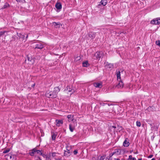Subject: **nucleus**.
<instances>
[{
  "mask_svg": "<svg viewBox=\"0 0 160 160\" xmlns=\"http://www.w3.org/2000/svg\"><path fill=\"white\" fill-rule=\"evenodd\" d=\"M60 89L58 87L54 88L53 91H47L46 93V96L49 98H55L57 96V94L59 92Z\"/></svg>",
  "mask_w": 160,
  "mask_h": 160,
  "instance_id": "nucleus-1",
  "label": "nucleus"
},
{
  "mask_svg": "<svg viewBox=\"0 0 160 160\" xmlns=\"http://www.w3.org/2000/svg\"><path fill=\"white\" fill-rule=\"evenodd\" d=\"M103 52L102 51H98L95 53L94 57L95 59L99 60L100 58L102 57Z\"/></svg>",
  "mask_w": 160,
  "mask_h": 160,
  "instance_id": "nucleus-2",
  "label": "nucleus"
},
{
  "mask_svg": "<svg viewBox=\"0 0 160 160\" xmlns=\"http://www.w3.org/2000/svg\"><path fill=\"white\" fill-rule=\"evenodd\" d=\"M65 91L68 94L71 95L75 92V91L73 88H70L69 86H67L65 90Z\"/></svg>",
  "mask_w": 160,
  "mask_h": 160,
  "instance_id": "nucleus-3",
  "label": "nucleus"
},
{
  "mask_svg": "<svg viewBox=\"0 0 160 160\" xmlns=\"http://www.w3.org/2000/svg\"><path fill=\"white\" fill-rule=\"evenodd\" d=\"M125 153V151L122 149H117L115 150L113 152V154L116 155H119L121 154H123Z\"/></svg>",
  "mask_w": 160,
  "mask_h": 160,
  "instance_id": "nucleus-4",
  "label": "nucleus"
},
{
  "mask_svg": "<svg viewBox=\"0 0 160 160\" xmlns=\"http://www.w3.org/2000/svg\"><path fill=\"white\" fill-rule=\"evenodd\" d=\"M27 62H28V63L29 64H33L34 62V60L32 58H29L28 57H27V60H25V62L26 63H27Z\"/></svg>",
  "mask_w": 160,
  "mask_h": 160,
  "instance_id": "nucleus-5",
  "label": "nucleus"
},
{
  "mask_svg": "<svg viewBox=\"0 0 160 160\" xmlns=\"http://www.w3.org/2000/svg\"><path fill=\"white\" fill-rule=\"evenodd\" d=\"M68 147H66V151H65L64 152V156H65L68 157L70 156L71 155V151L70 150L68 149Z\"/></svg>",
  "mask_w": 160,
  "mask_h": 160,
  "instance_id": "nucleus-6",
  "label": "nucleus"
},
{
  "mask_svg": "<svg viewBox=\"0 0 160 160\" xmlns=\"http://www.w3.org/2000/svg\"><path fill=\"white\" fill-rule=\"evenodd\" d=\"M151 23L153 24H160V19H153L151 21Z\"/></svg>",
  "mask_w": 160,
  "mask_h": 160,
  "instance_id": "nucleus-7",
  "label": "nucleus"
},
{
  "mask_svg": "<svg viewBox=\"0 0 160 160\" xmlns=\"http://www.w3.org/2000/svg\"><path fill=\"white\" fill-rule=\"evenodd\" d=\"M119 81V80H118ZM119 82L116 85V87L118 88H122L123 86V83L122 81L120 80Z\"/></svg>",
  "mask_w": 160,
  "mask_h": 160,
  "instance_id": "nucleus-8",
  "label": "nucleus"
},
{
  "mask_svg": "<svg viewBox=\"0 0 160 160\" xmlns=\"http://www.w3.org/2000/svg\"><path fill=\"white\" fill-rule=\"evenodd\" d=\"M129 140L128 138H126L123 142V145L125 147H128L129 146Z\"/></svg>",
  "mask_w": 160,
  "mask_h": 160,
  "instance_id": "nucleus-9",
  "label": "nucleus"
},
{
  "mask_svg": "<svg viewBox=\"0 0 160 160\" xmlns=\"http://www.w3.org/2000/svg\"><path fill=\"white\" fill-rule=\"evenodd\" d=\"M107 3L108 1L107 0H102L101 1L99 2L98 6H100L102 5L103 6H105L107 4Z\"/></svg>",
  "mask_w": 160,
  "mask_h": 160,
  "instance_id": "nucleus-10",
  "label": "nucleus"
},
{
  "mask_svg": "<svg viewBox=\"0 0 160 160\" xmlns=\"http://www.w3.org/2000/svg\"><path fill=\"white\" fill-rule=\"evenodd\" d=\"M43 47V45L40 43H39L38 44H37L36 45L35 47L34 48L35 49L38 48L41 49Z\"/></svg>",
  "mask_w": 160,
  "mask_h": 160,
  "instance_id": "nucleus-11",
  "label": "nucleus"
},
{
  "mask_svg": "<svg viewBox=\"0 0 160 160\" xmlns=\"http://www.w3.org/2000/svg\"><path fill=\"white\" fill-rule=\"evenodd\" d=\"M56 125L58 127H59L61 125H62L63 123V121L62 120H56Z\"/></svg>",
  "mask_w": 160,
  "mask_h": 160,
  "instance_id": "nucleus-12",
  "label": "nucleus"
},
{
  "mask_svg": "<svg viewBox=\"0 0 160 160\" xmlns=\"http://www.w3.org/2000/svg\"><path fill=\"white\" fill-rule=\"evenodd\" d=\"M53 25H54L56 28H60L62 26V24L59 22H54L52 23Z\"/></svg>",
  "mask_w": 160,
  "mask_h": 160,
  "instance_id": "nucleus-13",
  "label": "nucleus"
},
{
  "mask_svg": "<svg viewBox=\"0 0 160 160\" xmlns=\"http://www.w3.org/2000/svg\"><path fill=\"white\" fill-rule=\"evenodd\" d=\"M94 86L96 88H101L102 86V83H94Z\"/></svg>",
  "mask_w": 160,
  "mask_h": 160,
  "instance_id": "nucleus-14",
  "label": "nucleus"
},
{
  "mask_svg": "<svg viewBox=\"0 0 160 160\" xmlns=\"http://www.w3.org/2000/svg\"><path fill=\"white\" fill-rule=\"evenodd\" d=\"M67 117L68 119V121L69 122L72 121L74 119L73 115H69L67 116Z\"/></svg>",
  "mask_w": 160,
  "mask_h": 160,
  "instance_id": "nucleus-15",
  "label": "nucleus"
},
{
  "mask_svg": "<svg viewBox=\"0 0 160 160\" xmlns=\"http://www.w3.org/2000/svg\"><path fill=\"white\" fill-rule=\"evenodd\" d=\"M55 7L57 9L60 10L62 8V5L60 3L57 2L55 5Z\"/></svg>",
  "mask_w": 160,
  "mask_h": 160,
  "instance_id": "nucleus-16",
  "label": "nucleus"
},
{
  "mask_svg": "<svg viewBox=\"0 0 160 160\" xmlns=\"http://www.w3.org/2000/svg\"><path fill=\"white\" fill-rule=\"evenodd\" d=\"M96 33L94 32H90L89 34V36L90 38H93L95 37Z\"/></svg>",
  "mask_w": 160,
  "mask_h": 160,
  "instance_id": "nucleus-17",
  "label": "nucleus"
},
{
  "mask_svg": "<svg viewBox=\"0 0 160 160\" xmlns=\"http://www.w3.org/2000/svg\"><path fill=\"white\" fill-rule=\"evenodd\" d=\"M17 35L20 38H22L23 39H24L25 37V36L23 35H22V34H21V33H17Z\"/></svg>",
  "mask_w": 160,
  "mask_h": 160,
  "instance_id": "nucleus-18",
  "label": "nucleus"
},
{
  "mask_svg": "<svg viewBox=\"0 0 160 160\" xmlns=\"http://www.w3.org/2000/svg\"><path fill=\"white\" fill-rule=\"evenodd\" d=\"M117 80H118L119 79L121 80V77H120V71H118L117 72Z\"/></svg>",
  "mask_w": 160,
  "mask_h": 160,
  "instance_id": "nucleus-19",
  "label": "nucleus"
},
{
  "mask_svg": "<svg viewBox=\"0 0 160 160\" xmlns=\"http://www.w3.org/2000/svg\"><path fill=\"white\" fill-rule=\"evenodd\" d=\"M36 148H34L31 151V152H30V154L31 156H33L34 153L36 152Z\"/></svg>",
  "mask_w": 160,
  "mask_h": 160,
  "instance_id": "nucleus-20",
  "label": "nucleus"
},
{
  "mask_svg": "<svg viewBox=\"0 0 160 160\" xmlns=\"http://www.w3.org/2000/svg\"><path fill=\"white\" fill-rule=\"evenodd\" d=\"M69 129H70V131L71 132H72L73 131V130L74 129H75V127H73V126H72V125H71V124H70L69 125Z\"/></svg>",
  "mask_w": 160,
  "mask_h": 160,
  "instance_id": "nucleus-21",
  "label": "nucleus"
},
{
  "mask_svg": "<svg viewBox=\"0 0 160 160\" xmlns=\"http://www.w3.org/2000/svg\"><path fill=\"white\" fill-rule=\"evenodd\" d=\"M89 63L88 61H85L82 63V65L83 67H87L89 66Z\"/></svg>",
  "mask_w": 160,
  "mask_h": 160,
  "instance_id": "nucleus-22",
  "label": "nucleus"
},
{
  "mask_svg": "<svg viewBox=\"0 0 160 160\" xmlns=\"http://www.w3.org/2000/svg\"><path fill=\"white\" fill-rule=\"evenodd\" d=\"M10 6L9 4L8 3H5L4 5L2 7V9H5L6 8H7L8 7H9Z\"/></svg>",
  "mask_w": 160,
  "mask_h": 160,
  "instance_id": "nucleus-23",
  "label": "nucleus"
},
{
  "mask_svg": "<svg viewBox=\"0 0 160 160\" xmlns=\"http://www.w3.org/2000/svg\"><path fill=\"white\" fill-rule=\"evenodd\" d=\"M35 152L38 154H39L41 155H42V152H41V151L39 150H37V149H36V150Z\"/></svg>",
  "mask_w": 160,
  "mask_h": 160,
  "instance_id": "nucleus-24",
  "label": "nucleus"
},
{
  "mask_svg": "<svg viewBox=\"0 0 160 160\" xmlns=\"http://www.w3.org/2000/svg\"><path fill=\"white\" fill-rule=\"evenodd\" d=\"M56 135L54 133H52V140H54L56 138Z\"/></svg>",
  "mask_w": 160,
  "mask_h": 160,
  "instance_id": "nucleus-25",
  "label": "nucleus"
},
{
  "mask_svg": "<svg viewBox=\"0 0 160 160\" xmlns=\"http://www.w3.org/2000/svg\"><path fill=\"white\" fill-rule=\"evenodd\" d=\"M128 160H136V159L135 158H132V155H130L129 156Z\"/></svg>",
  "mask_w": 160,
  "mask_h": 160,
  "instance_id": "nucleus-26",
  "label": "nucleus"
},
{
  "mask_svg": "<svg viewBox=\"0 0 160 160\" xmlns=\"http://www.w3.org/2000/svg\"><path fill=\"white\" fill-rule=\"evenodd\" d=\"M81 59V58L80 56H77L75 58V61L76 62H78Z\"/></svg>",
  "mask_w": 160,
  "mask_h": 160,
  "instance_id": "nucleus-27",
  "label": "nucleus"
},
{
  "mask_svg": "<svg viewBox=\"0 0 160 160\" xmlns=\"http://www.w3.org/2000/svg\"><path fill=\"white\" fill-rule=\"evenodd\" d=\"M34 160H42V159L39 157L36 156L34 157Z\"/></svg>",
  "mask_w": 160,
  "mask_h": 160,
  "instance_id": "nucleus-28",
  "label": "nucleus"
},
{
  "mask_svg": "<svg viewBox=\"0 0 160 160\" xmlns=\"http://www.w3.org/2000/svg\"><path fill=\"white\" fill-rule=\"evenodd\" d=\"M137 126L138 127H140L141 125V124L140 122L137 121L136 122Z\"/></svg>",
  "mask_w": 160,
  "mask_h": 160,
  "instance_id": "nucleus-29",
  "label": "nucleus"
},
{
  "mask_svg": "<svg viewBox=\"0 0 160 160\" xmlns=\"http://www.w3.org/2000/svg\"><path fill=\"white\" fill-rule=\"evenodd\" d=\"M156 44L160 47V41H157L156 42Z\"/></svg>",
  "mask_w": 160,
  "mask_h": 160,
  "instance_id": "nucleus-30",
  "label": "nucleus"
},
{
  "mask_svg": "<svg viewBox=\"0 0 160 160\" xmlns=\"http://www.w3.org/2000/svg\"><path fill=\"white\" fill-rule=\"evenodd\" d=\"M105 156H103L101 157L99 159H98V160H103L105 158Z\"/></svg>",
  "mask_w": 160,
  "mask_h": 160,
  "instance_id": "nucleus-31",
  "label": "nucleus"
},
{
  "mask_svg": "<svg viewBox=\"0 0 160 160\" xmlns=\"http://www.w3.org/2000/svg\"><path fill=\"white\" fill-rule=\"evenodd\" d=\"M10 151V149H8L6 150H4L3 152V153H6Z\"/></svg>",
  "mask_w": 160,
  "mask_h": 160,
  "instance_id": "nucleus-32",
  "label": "nucleus"
},
{
  "mask_svg": "<svg viewBox=\"0 0 160 160\" xmlns=\"http://www.w3.org/2000/svg\"><path fill=\"white\" fill-rule=\"evenodd\" d=\"M108 66L109 68H112L113 67V65L112 64H109Z\"/></svg>",
  "mask_w": 160,
  "mask_h": 160,
  "instance_id": "nucleus-33",
  "label": "nucleus"
},
{
  "mask_svg": "<svg viewBox=\"0 0 160 160\" xmlns=\"http://www.w3.org/2000/svg\"><path fill=\"white\" fill-rule=\"evenodd\" d=\"M16 1L19 2H22V3H24L25 2V0H16Z\"/></svg>",
  "mask_w": 160,
  "mask_h": 160,
  "instance_id": "nucleus-34",
  "label": "nucleus"
},
{
  "mask_svg": "<svg viewBox=\"0 0 160 160\" xmlns=\"http://www.w3.org/2000/svg\"><path fill=\"white\" fill-rule=\"evenodd\" d=\"M56 153L55 152H53L52 153V157H55L56 156Z\"/></svg>",
  "mask_w": 160,
  "mask_h": 160,
  "instance_id": "nucleus-35",
  "label": "nucleus"
},
{
  "mask_svg": "<svg viewBox=\"0 0 160 160\" xmlns=\"http://www.w3.org/2000/svg\"><path fill=\"white\" fill-rule=\"evenodd\" d=\"M5 32H0V36H1L3 35L5 33Z\"/></svg>",
  "mask_w": 160,
  "mask_h": 160,
  "instance_id": "nucleus-36",
  "label": "nucleus"
},
{
  "mask_svg": "<svg viewBox=\"0 0 160 160\" xmlns=\"http://www.w3.org/2000/svg\"><path fill=\"white\" fill-rule=\"evenodd\" d=\"M74 154L75 155L76 154L78 153V151L77 150H75L73 152Z\"/></svg>",
  "mask_w": 160,
  "mask_h": 160,
  "instance_id": "nucleus-37",
  "label": "nucleus"
},
{
  "mask_svg": "<svg viewBox=\"0 0 160 160\" xmlns=\"http://www.w3.org/2000/svg\"><path fill=\"white\" fill-rule=\"evenodd\" d=\"M152 157H153V155H149L148 157V158H152Z\"/></svg>",
  "mask_w": 160,
  "mask_h": 160,
  "instance_id": "nucleus-38",
  "label": "nucleus"
},
{
  "mask_svg": "<svg viewBox=\"0 0 160 160\" xmlns=\"http://www.w3.org/2000/svg\"><path fill=\"white\" fill-rule=\"evenodd\" d=\"M114 155V154H113V152L110 153V154H109V156L110 157H112L113 155Z\"/></svg>",
  "mask_w": 160,
  "mask_h": 160,
  "instance_id": "nucleus-39",
  "label": "nucleus"
},
{
  "mask_svg": "<svg viewBox=\"0 0 160 160\" xmlns=\"http://www.w3.org/2000/svg\"><path fill=\"white\" fill-rule=\"evenodd\" d=\"M35 83H32V84L31 86L32 87H34V86H35Z\"/></svg>",
  "mask_w": 160,
  "mask_h": 160,
  "instance_id": "nucleus-40",
  "label": "nucleus"
},
{
  "mask_svg": "<svg viewBox=\"0 0 160 160\" xmlns=\"http://www.w3.org/2000/svg\"><path fill=\"white\" fill-rule=\"evenodd\" d=\"M55 160H62L61 158H59L55 159Z\"/></svg>",
  "mask_w": 160,
  "mask_h": 160,
  "instance_id": "nucleus-41",
  "label": "nucleus"
},
{
  "mask_svg": "<svg viewBox=\"0 0 160 160\" xmlns=\"http://www.w3.org/2000/svg\"><path fill=\"white\" fill-rule=\"evenodd\" d=\"M105 160H110V159L109 158H106Z\"/></svg>",
  "mask_w": 160,
  "mask_h": 160,
  "instance_id": "nucleus-42",
  "label": "nucleus"
},
{
  "mask_svg": "<svg viewBox=\"0 0 160 160\" xmlns=\"http://www.w3.org/2000/svg\"><path fill=\"white\" fill-rule=\"evenodd\" d=\"M92 159L93 160H96V159L95 158H94V157H93L92 158Z\"/></svg>",
  "mask_w": 160,
  "mask_h": 160,
  "instance_id": "nucleus-43",
  "label": "nucleus"
},
{
  "mask_svg": "<svg viewBox=\"0 0 160 160\" xmlns=\"http://www.w3.org/2000/svg\"><path fill=\"white\" fill-rule=\"evenodd\" d=\"M8 157H9V158H12V156H11V155H8Z\"/></svg>",
  "mask_w": 160,
  "mask_h": 160,
  "instance_id": "nucleus-44",
  "label": "nucleus"
},
{
  "mask_svg": "<svg viewBox=\"0 0 160 160\" xmlns=\"http://www.w3.org/2000/svg\"><path fill=\"white\" fill-rule=\"evenodd\" d=\"M112 127H113V128H116V127L115 126H112Z\"/></svg>",
  "mask_w": 160,
  "mask_h": 160,
  "instance_id": "nucleus-45",
  "label": "nucleus"
},
{
  "mask_svg": "<svg viewBox=\"0 0 160 160\" xmlns=\"http://www.w3.org/2000/svg\"><path fill=\"white\" fill-rule=\"evenodd\" d=\"M115 160H120L118 158H117V159H115Z\"/></svg>",
  "mask_w": 160,
  "mask_h": 160,
  "instance_id": "nucleus-46",
  "label": "nucleus"
},
{
  "mask_svg": "<svg viewBox=\"0 0 160 160\" xmlns=\"http://www.w3.org/2000/svg\"><path fill=\"white\" fill-rule=\"evenodd\" d=\"M154 128V127H151V128H152V130Z\"/></svg>",
  "mask_w": 160,
  "mask_h": 160,
  "instance_id": "nucleus-47",
  "label": "nucleus"
},
{
  "mask_svg": "<svg viewBox=\"0 0 160 160\" xmlns=\"http://www.w3.org/2000/svg\"><path fill=\"white\" fill-rule=\"evenodd\" d=\"M151 160H155V159L154 158H153Z\"/></svg>",
  "mask_w": 160,
  "mask_h": 160,
  "instance_id": "nucleus-48",
  "label": "nucleus"
},
{
  "mask_svg": "<svg viewBox=\"0 0 160 160\" xmlns=\"http://www.w3.org/2000/svg\"><path fill=\"white\" fill-rule=\"evenodd\" d=\"M138 160H142V158H140V159H139Z\"/></svg>",
  "mask_w": 160,
  "mask_h": 160,
  "instance_id": "nucleus-49",
  "label": "nucleus"
},
{
  "mask_svg": "<svg viewBox=\"0 0 160 160\" xmlns=\"http://www.w3.org/2000/svg\"><path fill=\"white\" fill-rule=\"evenodd\" d=\"M28 38V35H27L26 38Z\"/></svg>",
  "mask_w": 160,
  "mask_h": 160,
  "instance_id": "nucleus-50",
  "label": "nucleus"
},
{
  "mask_svg": "<svg viewBox=\"0 0 160 160\" xmlns=\"http://www.w3.org/2000/svg\"><path fill=\"white\" fill-rule=\"evenodd\" d=\"M158 128V127H156V128H157V129Z\"/></svg>",
  "mask_w": 160,
  "mask_h": 160,
  "instance_id": "nucleus-51",
  "label": "nucleus"
},
{
  "mask_svg": "<svg viewBox=\"0 0 160 160\" xmlns=\"http://www.w3.org/2000/svg\"><path fill=\"white\" fill-rule=\"evenodd\" d=\"M150 125L151 126H152V124H151Z\"/></svg>",
  "mask_w": 160,
  "mask_h": 160,
  "instance_id": "nucleus-52",
  "label": "nucleus"
},
{
  "mask_svg": "<svg viewBox=\"0 0 160 160\" xmlns=\"http://www.w3.org/2000/svg\"><path fill=\"white\" fill-rule=\"evenodd\" d=\"M122 160H125L124 159H122Z\"/></svg>",
  "mask_w": 160,
  "mask_h": 160,
  "instance_id": "nucleus-53",
  "label": "nucleus"
}]
</instances>
